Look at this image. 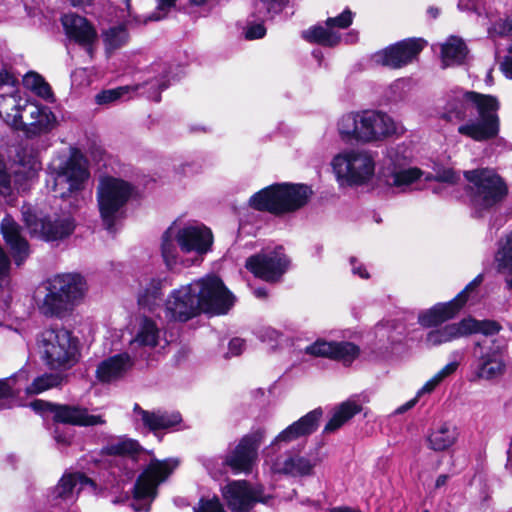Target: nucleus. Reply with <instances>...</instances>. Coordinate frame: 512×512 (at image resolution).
<instances>
[{
  "instance_id": "obj_51",
  "label": "nucleus",
  "mask_w": 512,
  "mask_h": 512,
  "mask_svg": "<svg viewBox=\"0 0 512 512\" xmlns=\"http://www.w3.org/2000/svg\"><path fill=\"white\" fill-rule=\"evenodd\" d=\"M176 0H157V5L153 13H151L145 21H159L167 16L171 9L175 6Z\"/></svg>"
},
{
  "instance_id": "obj_14",
  "label": "nucleus",
  "mask_w": 512,
  "mask_h": 512,
  "mask_svg": "<svg viewBox=\"0 0 512 512\" xmlns=\"http://www.w3.org/2000/svg\"><path fill=\"white\" fill-rule=\"evenodd\" d=\"M176 241L180 251L189 256L187 265L200 263L212 250L214 236L212 230L199 221H174Z\"/></svg>"
},
{
  "instance_id": "obj_10",
  "label": "nucleus",
  "mask_w": 512,
  "mask_h": 512,
  "mask_svg": "<svg viewBox=\"0 0 512 512\" xmlns=\"http://www.w3.org/2000/svg\"><path fill=\"white\" fill-rule=\"evenodd\" d=\"M178 466L176 459L152 460L137 478L131 507L135 512H148L157 496V488Z\"/></svg>"
},
{
  "instance_id": "obj_5",
  "label": "nucleus",
  "mask_w": 512,
  "mask_h": 512,
  "mask_svg": "<svg viewBox=\"0 0 512 512\" xmlns=\"http://www.w3.org/2000/svg\"><path fill=\"white\" fill-rule=\"evenodd\" d=\"M45 295L38 303L47 317L62 318L81 302L87 291L85 278L79 273H61L49 278L43 285Z\"/></svg>"
},
{
  "instance_id": "obj_63",
  "label": "nucleus",
  "mask_w": 512,
  "mask_h": 512,
  "mask_svg": "<svg viewBox=\"0 0 512 512\" xmlns=\"http://www.w3.org/2000/svg\"><path fill=\"white\" fill-rule=\"evenodd\" d=\"M480 0H459L458 8L461 11H475L478 13V5Z\"/></svg>"
},
{
  "instance_id": "obj_45",
  "label": "nucleus",
  "mask_w": 512,
  "mask_h": 512,
  "mask_svg": "<svg viewBox=\"0 0 512 512\" xmlns=\"http://www.w3.org/2000/svg\"><path fill=\"white\" fill-rule=\"evenodd\" d=\"M102 37L106 50L111 52L126 44L128 32L123 25H117L105 30Z\"/></svg>"
},
{
  "instance_id": "obj_11",
  "label": "nucleus",
  "mask_w": 512,
  "mask_h": 512,
  "mask_svg": "<svg viewBox=\"0 0 512 512\" xmlns=\"http://www.w3.org/2000/svg\"><path fill=\"white\" fill-rule=\"evenodd\" d=\"M21 213L30 235L48 242L69 237L76 227L70 212L42 216L31 205L25 204Z\"/></svg>"
},
{
  "instance_id": "obj_13",
  "label": "nucleus",
  "mask_w": 512,
  "mask_h": 512,
  "mask_svg": "<svg viewBox=\"0 0 512 512\" xmlns=\"http://www.w3.org/2000/svg\"><path fill=\"white\" fill-rule=\"evenodd\" d=\"M132 186L119 178L104 177L100 180L97 199L102 220L109 232L114 231L122 208L132 194Z\"/></svg>"
},
{
  "instance_id": "obj_22",
  "label": "nucleus",
  "mask_w": 512,
  "mask_h": 512,
  "mask_svg": "<svg viewBox=\"0 0 512 512\" xmlns=\"http://www.w3.org/2000/svg\"><path fill=\"white\" fill-rule=\"evenodd\" d=\"M289 261L282 247L264 249L249 257L246 268L256 277L265 281L275 282L281 278L288 268Z\"/></svg>"
},
{
  "instance_id": "obj_43",
  "label": "nucleus",
  "mask_w": 512,
  "mask_h": 512,
  "mask_svg": "<svg viewBox=\"0 0 512 512\" xmlns=\"http://www.w3.org/2000/svg\"><path fill=\"white\" fill-rule=\"evenodd\" d=\"M139 449L140 445L137 441L126 437H119L104 446L102 451L108 455H133Z\"/></svg>"
},
{
  "instance_id": "obj_35",
  "label": "nucleus",
  "mask_w": 512,
  "mask_h": 512,
  "mask_svg": "<svg viewBox=\"0 0 512 512\" xmlns=\"http://www.w3.org/2000/svg\"><path fill=\"white\" fill-rule=\"evenodd\" d=\"M362 411V405L356 398H349L336 406L330 420L324 427L325 433H332Z\"/></svg>"
},
{
  "instance_id": "obj_48",
  "label": "nucleus",
  "mask_w": 512,
  "mask_h": 512,
  "mask_svg": "<svg viewBox=\"0 0 512 512\" xmlns=\"http://www.w3.org/2000/svg\"><path fill=\"white\" fill-rule=\"evenodd\" d=\"M354 16L355 14L346 8L339 15L327 18L326 24L331 29L339 32V30L346 29L353 23Z\"/></svg>"
},
{
  "instance_id": "obj_59",
  "label": "nucleus",
  "mask_w": 512,
  "mask_h": 512,
  "mask_svg": "<svg viewBox=\"0 0 512 512\" xmlns=\"http://www.w3.org/2000/svg\"><path fill=\"white\" fill-rule=\"evenodd\" d=\"M440 383L441 382L434 375L418 390L416 397L419 399L422 395L431 393Z\"/></svg>"
},
{
  "instance_id": "obj_7",
  "label": "nucleus",
  "mask_w": 512,
  "mask_h": 512,
  "mask_svg": "<svg viewBox=\"0 0 512 512\" xmlns=\"http://www.w3.org/2000/svg\"><path fill=\"white\" fill-rule=\"evenodd\" d=\"M311 194L310 187L304 184L277 183L254 193L249 205L258 211L281 215L304 206Z\"/></svg>"
},
{
  "instance_id": "obj_55",
  "label": "nucleus",
  "mask_w": 512,
  "mask_h": 512,
  "mask_svg": "<svg viewBox=\"0 0 512 512\" xmlns=\"http://www.w3.org/2000/svg\"><path fill=\"white\" fill-rule=\"evenodd\" d=\"M15 78L11 73H9L6 70L0 71V89L3 86H9L10 91L8 94L12 93L13 91H19L18 89L14 88ZM2 95H7V93H3Z\"/></svg>"
},
{
  "instance_id": "obj_50",
  "label": "nucleus",
  "mask_w": 512,
  "mask_h": 512,
  "mask_svg": "<svg viewBox=\"0 0 512 512\" xmlns=\"http://www.w3.org/2000/svg\"><path fill=\"white\" fill-rule=\"evenodd\" d=\"M252 17L260 22L248 21L245 29V38L248 40L260 39L265 36L266 28L263 24L265 20L259 19L252 14Z\"/></svg>"
},
{
  "instance_id": "obj_31",
  "label": "nucleus",
  "mask_w": 512,
  "mask_h": 512,
  "mask_svg": "<svg viewBox=\"0 0 512 512\" xmlns=\"http://www.w3.org/2000/svg\"><path fill=\"white\" fill-rule=\"evenodd\" d=\"M134 413L145 428L156 433L159 430H165L178 425L182 418L178 412H168L165 410L148 411L142 409L138 404L134 406Z\"/></svg>"
},
{
  "instance_id": "obj_54",
  "label": "nucleus",
  "mask_w": 512,
  "mask_h": 512,
  "mask_svg": "<svg viewBox=\"0 0 512 512\" xmlns=\"http://www.w3.org/2000/svg\"><path fill=\"white\" fill-rule=\"evenodd\" d=\"M281 334L271 327L262 328L258 332V337L264 342H277Z\"/></svg>"
},
{
  "instance_id": "obj_38",
  "label": "nucleus",
  "mask_w": 512,
  "mask_h": 512,
  "mask_svg": "<svg viewBox=\"0 0 512 512\" xmlns=\"http://www.w3.org/2000/svg\"><path fill=\"white\" fill-rule=\"evenodd\" d=\"M176 225L174 222L166 229L161 237V256L168 269L174 268L178 263H184L179 259V246L176 241Z\"/></svg>"
},
{
  "instance_id": "obj_33",
  "label": "nucleus",
  "mask_w": 512,
  "mask_h": 512,
  "mask_svg": "<svg viewBox=\"0 0 512 512\" xmlns=\"http://www.w3.org/2000/svg\"><path fill=\"white\" fill-rule=\"evenodd\" d=\"M165 278H145L140 282V289L137 294L138 305L154 312L162 302V289L165 286Z\"/></svg>"
},
{
  "instance_id": "obj_57",
  "label": "nucleus",
  "mask_w": 512,
  "mask_h": 512,
  "mask_svg": "<svg viewBox=\"0 0 512 512\" xmlns=\"http://www.w3.org/2000/svg\"><path fill=\"white\" fill-rule=\"evenodd\" d=\"M10 191V176L6 172L5 165L0 161V193L7 194Z\"/></svg>"
},
{
  "instance_id": "obj_64",
  "label": "nucleus",
  "mask_w": 512,
  "mask_h": 512,
  "mask_svg": "<svg viewBox=\"0 0 512 512\" xmlns=\"http://www.w3.org/2000/svg\"><path fill=\"white\" fill-rule=\"evenodd\" d=\"M352 273L358 275L362 279H368L369 273L361 263H358L354 258L351 259Z\"/></svg>"
},
{
  "instance_id": "obj_25",
  "label": "nucleus",
  "mask_w": 512,
  "mask_h": 512,
  "mask_svg": "<svg viewBox=\"0 0 512 512\" xmlns=\"http://www.w3.org/2000/svg\"><path fill=\"white\" fill-rule=\"evenodd\" d=\"M423 46L424 42L421 39L403 40L376 52L372 60L376 64L398 69L412 62Z\"/></svg>"
},
{
  "instance_id": "obj_42",
  "label": "nucleus",
  "mask_w": 512,
  "mask_h": 512,
  "mask_svg": "<svg viewBox=\"0 0 512 512\" xmlns=\"http://www.w3.org/2000/svg\"><path fill=\"white\" fill-rule=\"evenodd\" d=\"M289 0H257L254 4L253 15L259 19H273L287 6Z\"/></svg>"
},
{
  "instance_id": "obj_46",
  "label": "nucleus",
  "mask_w": 512,
  "mask_h": 512,
  "mask_svg": "<svg viewBox=\"0 0 512 512\" xmlns=\"http://www.w3.org/2000/svg\"><path fill=\"white\" fill-rule=\"evenodd\" d=\"M155 67H156L155 71L161 70L159 73V77L146 82L145 86H149V89L153 90V92L149 93L148 97L151 98L155 102H159L161 99L160 91H162L168 87L169 80H170L169 79L170 72L167 70L166 66L162 67V65L157 64Z\"/></svg>"
},
{
  "instance_id": "obj_41",
  "label": "nucleus",
  "mask_w": 512,
  "mask_h": 512,
  "mask_svg": "<svg viewBox=\"0 0 512 512\" xmlns=\"http://www.w3.org/2000/svg\"><path fill=\"white\" fill-rule=\"evenodd\" d=\"M496 261L500 272L505 273V282L508 290H512V231L500 244L496 254Z\"/></svg>"
},
{
  "instance_id": "obj_39",
  "label": "nucleus",
  "mask_w": 512,
  "mask_h": 512,
  "mask_svg": "<svg viewBox=\"0 0 512 512\" xmlns=\"http://www.w3.org/2000/svg\"><path fill=\"white\" fill-rule=\"evenodd\" d=\"M468 53L467 47L461 38L452 36L442 45L441 57L444 66L461 64Z\"/></svg>"
},
{
  "instance_id": "obj_23",
  "label": "nucleus",
  "mask_w": 512,
  "mask_h": 512,
  "mask_svg": "<svg viewBox=\"0 0 512 512\" xmlns=\"http://www.w3.org/2000/svg\"><path fill=\"white\" fill-rule=\"evenodd\" d=\"M222 496L231 512H247L256 502L268 501L261 485L253 486L245 480L229 482L222 488Z\"/></svg>"
},
{
  "instance_id": "obj_1",
  "label": "nucleus",
  "mask_w": 512,
  "mask_h": 512,
  "mask_svg": "<svg viewBox=\"0 0 512 512\" xmlns=\"http://www.w3.org/2000/svg\"><path fill=\"white\" fill-rule=\"evenodd\" d=\"M495 96L456 87L447 92L436 107V117L447 123H460L458 133L477 142L494 139L500 131Z\"/></svg>"
},
{
  "instance_id": "obj_34",
  "label": "nucleus",
  "mask_w": 512,
  "mask_h": 512,
  "mask_svg": "<svg viewBox=\"0 0 512 512\" xmlns=\"http://www.w3.org/2000/svg\"><path fill=\"white\" fill-rule=\"evenodd\" d=\"M133 362L127 353L118 354L102 361L97 370V377L102 382H111L122 377Z\"/></svg>"
},
{
  "instance_id": "obj_62",
  "label": "nucleus",
  "mask_w": 512,
  "mask_h": 512,
  "mask_svg": "<svg viewBox=\"0 0 512 512\" xmlns=\"http://www.w3.org/2000/svg\"><path fill=\"white\" fill-rule=\"evenodd\" d=\"M500 70L506 78L512 80V55L503 58L500 63Z\"/></svg>"
},
{
  "instance_id": "obj_49",
  "label": "nucleus",
  "mask_w": 512,
  "mask_h": 512,
  "mask_svg": "<svg viewBox=\"0 0 512 512\" xmlns=\"http://www.w3.org/2000/svg\"><path fill=\"white\" fill-rule=\"evenodd\" d=\"M193 512H226L218 497L201 498Z\"/></svg>"
},
{
  "instance_id": "obj_32",
  "label": "nucleus",
  "mask_w": 512,
  "mask_h": 512,
  "mask_svg": "<svg viewBox=\"0 0 512 512\" xmlns=\"http://www.w3.org/2000/svg\"><path fill=\"white\" fill-rule=\"evenodd\" d=\"M1 232L14 255L17 265H20L29 255V245L21 234V227L10 215H6L1 222Z\"/></svg>"
},
{
  "instance_id": "obj_21",
  "label": "nucleus",
  "mask_w": 512,
  "mask_h": 512,
  "mask_svg": "<svg viewBox=\"0 0 512 512\" xmlns=\"http://www.w3.org/2000/svg\"><path fill=\"white\" fill-rule=\"evenodd\" d=\"M318 463L317 457L309 458L290 452L279 455L267 452L265 458V466L271 474L293 478L312 476Z\"/></svg>"
},
{
  "instance_id": "obj_19",
  "label": "nucleus",
  "mask_w": 512,
  "mask_h": 512,
  "mask_svg": "<svg viewBox=\"0 0 512 512\" xmlns=\"http://www.w3.org/2000/svg\"><path fill=\"white\" fill-rule=\"evenodd\" d=\"M505 351L496 341L478 342L474 351V373L477 378L493 380L505 372Z\"/></svg>"
},
{
  "instance_id": "obj_60",
  "label": "nucleus",
  "mask_w": 512,
  "mask_h": 512,
  "mask_svg": "<svg viewBox=\"0 0 512 512\" xmlns=\"http://www.w3.org/2000/svg\"><path fill=\"white\" fill-rule=\"evenodd\" d=\"M54 439L59 444L68 445L71 442L72 433L69 430L61 431L60 427L57 426L54 430Z\"/></svg>"
},
{
  "instance_id": "obj_17",
  "label": "nucleus",
  "mask_w": 512,
  "mask_h": 512,
  "mask_svg": "<svg viewBox=\"0 0 512 512\" xmlns=\"http://www.w3.org/2000/svg\"><path fill=\"white\" fill-rule=\"evenodd\" d=\"M267 434L265 427L253 428L243 435L238 443L230 448L223 463L228 466L234 474H250L258 461V450Z\"/></svg>"
},
{
  "instance_id": "obj_18",
  "label": "nucleus",
  "mask_w": 512,
  "mask_h": 512,
  "mask_svg": "<svg viewBox=\"0 0 512 512\" xmlns=\"http://www.w3.org/2000/svg\"><path fill=\"white\" fill-rule=\"evenodd\" d=\"M483 281V275H477L454 299L437 303L418 314V323L425 328H436L454 318L468 299V293L477 288Z\"/></svg>"
},
{
  "instance_id": "obj_40",
  "label": "nucleus",
  "mask_w": 512,
  "mask_h": 512,
  "mask_svg": "<svg viewBox=\"0 0 512 512\" xmlns=\"http://www.w3.org/2000/svg\"><path fill=\"white\" fill-rule=\"evenodd\" d=\"M411 159L412 152L406 144L391 146L386 151L384 172L406 168Z\"/></svg>"
},
{
  "instance_id": "obj_15",
  "label": "nucleus",
  "mask_w": 512,
  "mask_h": 512,
  "mask_svg": "<svg viewBox=\"0 0 512 512\" xmlns=\"http://www.w3.org/2000/svg\"><path fill=\"white\" fill-rule=\"evenodd\" d=\"M27 381L28 373L25 369L19 370L9 378L0 379V399L8 401L7 407L22 405L19 402L22 391L27 395L40 394L61 385L63 377L59 374L45 373L36 377L30 385L26 384Z\"/></svg>"
},
{
  "instance_id": "obj_16",
  "label": "nucleus",
  "mask_w": 512,
  "mask_h": 512,
  "mask_svg": "<svg viewBox=\"0 0 512 512\" xmlns=\"http://www.w3.org/2000/svg\"><path fill=\"white\" fill-rule=\"evenodd\" d=\"M500 330V325L492 320L478 321L473 318L462 319L458 323L447 324L431 329L424 338L427 347H436L450 343L470 334L481 333L494 335Z\"/></svg>"
},
{
  "instance_id": "obj_20",
  "label": "nucleus",
  "mask_w": 512,
  "mask_h": 512,
  "mask_svg": "<svg viewBox=\"0 0 512 512\" xmlns=\"http://www.w3.org/2000/svg\"><path fill=\"white\" fill-rule=\"evenodd\" d=\"M30 407L37 413H52L58 423L77 426L102 425L105 420L101 415L91 414L88 409L77 405H53L43 400H34Z\"/></svg>"
},
{
  "instance_id": "obj_8",
  "label": "nucleus",
  "mask_w": 512,
  "mask_h": 512,
  "mask_svg": "<svg viewBox=\"0 0 512 512\" xmlns=\"http://www.w3.org/2000/svg\"><path fill=\"white\" fill-rule=\"evenodd\" d=\"M469 182V199L474 212L481 215L501 202L507 194V186L503 179L489 168H481L464 172Z\"/></svg>"
},
{
  "instance_id": "obj_53",
  "label": "nucleus",
  "mask_w": 512,
  "mask_h": 512,
  "mask_svg": "<svg viewBox=\"0 0 512 512\" xmlns=\"http://www.w3.org/2000/svg\"><path fill=\"white\" fill-rule=\"evenodd\" d=\"M435 179L439 182L454 184L460 179V176L453 169L448 168L438 171Z\"/></svg>"
},
{
  "instance_id": "obj_27",
  "label": "nucleus",
  "mask_w": 512,
  "mask_h": 512,
  "mask_svg": "<svg viewBox=\"0 0 512 512\" xmlns=\"http://www.w3.org/2000/svg\"><path fill=\"white\" fill-rule=\"evenodd\" d=\"M304 352L315 357H326L349 365L358 356L359 349L350 342H328L322 339L305 347Z\"/></svg>"
},
{
  "instance_id": "obj_26",
  "label": "nucleus",
  "mask_w": 512,
  "mask_h": 512,
  "mask_svg": "<svg viewBox=\"0 0 512 512\" xmlns=\"http://www.w3.org/2000/svg\"><path fill=\"white\" fill-rule=\"evenodd\" d=\"M166 343L156 322L144 316L139 320L136 334L130 341V350L134 358L145 359L151 349L163 347Z\"/></svg>"
},
{
  "instance_id": "obj_30",
  "label": "nucleus",
  "mask_w": 512,
  "mask_h": 512,
  "mask_svg": "<svg viewBox=\"0 0 512 512\" xmlns=\"http://www.w3.org/2000/svg\"><path fill=\"white\" fill-rule=\"evenodd\" d=\"M95 490V483L84 474L76 472L64 474L58 485L52 492L53 500H63L64 502H73L76 494L81 490Z\"/></svg>"
},
{
  "instance_id": "obj_28",
  "label": "nucleus",
  "mask_w": 512,
  "mask_h": 512,
  "mask_svg": "<svg viewBox=\"0 0 512 512\" xmlns=\"http://www.w3.org/2000/svg\"><path fill=\"white\" fill-rule=\"evenodd\" d=\"M423 177L425 181L432 179L430 174H425L417 167H406L383 172L385 184L399 193L419 189L418 184Z\"/></svg>"
},
{
  "instance_id": "obj_12",
  "label": "nucleus",
  "mask_w": 512,
  "mask_h": 512,
  "mask_svg": "<svg viewBox=\"0 0 512 512\" xmlns=\"http://www.w3.org/2000/svg\"><path fill=\"white\" fill-rule=\"evenodd\" d=\"M331 165L337 180L348 185L364 184L375 172L372 155L363 149L345 150L334 156Z\"/></svg>"
},
{
  "instance_id": "obj_2",
  "label": "nucleus",
  "mask_w": 512,
  "mask_h": 512,
  "mask_svg": "<svg viewBox=\"0 0 512 512\" xmlns=\"http://www.w3.org/2000/svg\"><path fill=\"white\" fill-rule=\"evenodd\" d=\"M234 305V296L222 280L207 275L173 289L165 301V316L169 320L187 322L202 312L226 314Z\"/></svg>"
},
{
  "instance_id": "obj_9",
  "label": "nucleus",
  "mask_w": 512,
  "mask_h": 512,
  "mask_svg": "<svg viewBox=\"0 0 512 512\" xmlns=\"http://www.w3.org/2000/svg\"><path fill=\"white\" fill-rule=\"evenodd\" d=\"M39 349L51 369L67 370L79 360L78 339L66 329H47L41 333Z\"/></svg>"
},
{
  "instance_id": "obj_37",
  "label": "nucleus",
  "mask_w": 512,
  "mask_h": 512,
  "mask_svg": "<svg viewBox=\"0 0 512 512\" xmlns=\"http://www.w3.org/2000/svg\"><path fill=\"white\" fill-rule=\"evenodd\" d=\"M302 38L309 43L326 47H335L342 41L340 32L333 30L326 24H317L302 31Z\"/></svg>"
},
{
  "instance_id": "obj_47",
  "label": "nucleus",
  "mask_w": 512,
  "mask_h": 512,
  "mask_svg": "<svg viewBox=\"0 0 512 512\" xmlns=\"http://www.w3.org/2000/svg\"><path fill=\"white\" fill-rule=\"evenodd\" d=\"M134 88L131 86H120L114 89H107L99 92L95 96V102L98 105H109L118 101L127 95Z\"/></svg>"
},
{
  "instance_id": "obj_6",
  "label": "nucleus",
  "mask_w": 512,
  "mask_h": 512,
  "mask_svg": "<svg viewBox=\"0 0 512 512\" xmlns=\"http://www.w3.org/2000/svg\"><path fill=\"white\" fill-rule=\"evenodd\" d=\"M51 178L47 181L55 198L69 200L71 206H77L79 195L84 189L90 174L83 155L73 150L69 157L58 158L51 166Z\"/></svg>"
},
{
  "instance_id": "obj_4",
  "label": "nucleus",
  "mask_w": 512,
  "mask_h": 512,
  "mask_svg": "<svg viewBox=\"0 0 512 512\" xmlns=\"http://www.w3.org/2000/svg\"><path fill=\"white\" fill-rule=\"evenodd\" d=\"M340 137L345 141L371 143L402 133L403 128L391 116L378 110L350 112L337 123Z\"/></svg>"
},
{
  "instance_id": "obj_24",
  "label": "nucleus",
  "mask_w": 512,
  "mask_h": 512,
  "mask_svg": "<svg viewBox=\"0 0 512 512\" xmlns=\"http://www.w3.org/2000/svg\"><path fill=\"white\" fill-rule=\"evenodd\" d=\"M322 415L323 410L316 408L287 426L271 441L270 445L267 447L268 452L274 454L286 448L291 443L315 432L319 426Z\"/></svg>"
},
{
  "instance_id": "obj_29",
  "label": "nucleus",
  "mask_w": 512,
  "mask_h": 512,
  "mask_svg": "<svg viewBox=\"0 0 512 512\" xmlns=\"http://www.w3.org/2000/svg\"><path fill=\"white\" fill-rule=\"evenodd\" d=\"M61 21L66 35L80 45L85 46L87 52L91 54L92 43L95 41L97 34L86 18L68 13L63 15Z\"/></svg>"
},
{
  "instance_id": "obj_56",
  "label": "nucleus",
  "mask_w": 512,
  "mask_h": 512,
  "mask_svg": "<svg viewBox=\"0 0 512 512\" xmlns=\"http://www.w3.org/2000/svg\"><path fill=\"white\" fill-rule=\"evenodd\" d=\"M245 348V341L241 338H233L228 345V354L230 356H238Z\"/></svg>"
},
{
  "instance_id": "obj_61",
  "label": "nucleus",
  "mask_w": 512,
  "mask_h": 512,
  "mask_svg": "<svg viewBox=\"0 0 512 512\" xmlns=\"http://www.w3.org/2000/svg\"><path fill=\"white\" fill-rule=\"evenodd\" d=\"M10 261L3 249L0 247V279L8 276Z\"/></svg>"
},
{
  "instance_id": "obj_44",
  "label": "nucleus",
  "mask_w": 512,
  "mask_h": 512,
  "mask_svg": "<svg viewBox=\"0 0 512 512\" xmlns=\"http://www.w3.org/2000/svg\"><path fill=\"white\" fill-rule=\"evenodd\" d=\"M23 85L25 88L45 100H49L53 97L49 84L35 72H28L24 75Z\"/></svg>"
},
{
  "instance_id": "obj_3",
  "label": "nucleus",
  "mask_w": 512,
  "mask_h": 512,
  "mask_svg": "<svg viewBox=\"0 0 512 512\" xmlns=\"http://www.w3.org/2000/svg\"><path fill=\"white\" fill-rule=\"evenodd\" d=\"M0 118L28 138L46 135L57 126V117L50 107L21 91L0 95Z\"/></svg>"
},
{
  "instance_id": "obj_52",
  "label": "nucleus",
  "mask_w": 512,
  "mask_h": 512,
  "mask_svg": "<svg viewBox=\"0 0 512 512\" xmlns=\"http://www.w3.org/2000/svg\"><path fill=\"white\" fill-rule=\"evenodd\" d=\"M17 161L24 168L30 171H37L40 168V164L37 157L33 154H29L27 157H23L20 152L17 154Z\"/></svg>"
},
{
  "instance_id": "obj_36",
  "label": "nucleus",
  "mask_w": 512,
  "mask_h": 512,
  "mask_svg": "<svg viewBox=\"0 0 512 512\" xmlns=\"http://www.w3.org/2000/svg\"><path fill=\"white\" fill-rule=\"evenodd\" d=\"M458 436L456 426L442 423L430 431L427 437L428 447L434 451H445L456 443Z\"/></svg>"
},
{
  "instance_id": "obj_58",
  "label": "nucleus",
  "mask_w": 512,
  "mask_h": 512,
  "mask_svg": "<svg viewBox=\"0 0 512 512\" xmlns=\"http://www.w3.org/2000/svg\"><path fill=\"white\" fill-rule=\"evenodd\" d=\"M459 364L457 361L449 362L441 370H439L435 376L442 382L445 378L452 375L458 368Z\"/></svg>"
}]
</instances>
